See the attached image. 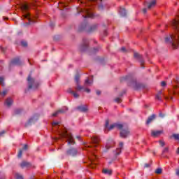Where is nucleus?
I'll list each match as a JSON object with an SVG mask.
<instances>
[{"label": "nucleus", "instance_id": "obj_45", "mask_svg": "<svg viewBox=\"0 0 179 179\" xmlns=\"http://www.w3.org/2000/svg\"><path fill=\"white\" fill-rule=\"evenodd\" d=\"M164 153L169 152V148H165L163 150Z\"/></svg>", "mask_w": 179, "mask_h": 179}, {"label": "nucleus", "instance_id": "obj_24", "mask_svg": "<svg viewBox=\"0 0 179 179\" xmlns=\"http://www.w3.org/2000/svg\"><path fill=\"white\" fill-rule=\"evenodd\" d=\"M12 103H13V100H12L10 98H8L6 100L5 104L7 106V107H10V106H12Z\"/></svg>", "mask_w": 179, "mask_h": 179}, {"label": "nucleus", "instance_id": "obj_56", "mask_svg": "<svg viewBox=\"0 0 179 179\" xmlns=\"http://www.w3.org/2000/svg\"><path fill=\"white\" fill-rule=\"evenodd\" d=\"M78 139H80V136H77Z\"/></svg>", "mask_w": 179, "mask_h": 179}, {"label": "nucleus", "instance_id": "obj_18", "mask_svg": "<svg viewBox=\"0 0 179 179\" xmlns=\"http://www.w3.org/2000/svg\"><path fill=\"white\" fill-rule=\"evenodd\" d=\"M134 58H137V59H139L141 65H143L145 63V61H143V59L142 58V55H139L138 52L134 53Z\"/></svg>", "mask_w": 179, "mask_h": 179}, {"label": "nucleus", "instance_id": "obj_41", "mask_svg": "<svg viewBox=\"0 0 179 179\" xmlns=\"http://www.w3.org/2000/svg\"><path fill=\"white\" fill-rule=\"evenodd\" d=\"M159 145H161V146H164V145H165L164 141H159Z\"/></svg>", "mask_w": 179, "mask_h": 179}, {"label": "nucleus", "instance_id": "obj_34", "mask_svg": "<svg viewBox=\"0 0 179 179\" xmlns=\"http://www.w3.org/2000/svg\"><path fill=\"white\" fill-rule=\"evenodd\" d=\"M133 87H134V89H138V83H136V81H134L133 83Z\"/></svg>", "mask_w": 179, "mask_h": 179}, {"label": "nucleus", "instance_id": "obj_1", "mask_svg": "<svg viewBox=\"0 0 179 179\" xmlns=\"http://www.w3.org/2000/svg\"><path fill=\"white\" fill-rule=\"evenodd\" d=\"M52 127H53V129L57 131L60 138L66 139V142H68L69 145H75V141L73 140L72 134L68 133L66 129L61 125V122H54L52 123Z\"/></svg>", "mask_w": 179, "mask_h": 179}, {"label": "nucleus", "instance_id": "obj_16", "mask_svg": "<svg viewBox=\"0 0 179 179\" xmlns=\"http://www.w3.org/2000/svg\"><path fill=\"white\" fill-rule=\"evenodd\" d=\"M89 47V42L87 41H84L83 45L80 46V51H86Z\"/></svg>", "mask_w": 179, "mask_h": 179}, {"label": "nucleus", "instance_id": "obj_7", "mask_svg": "<svg viewBox=\"0 0 179 179\" xmlns=\"http://www.w3.org/2000/svg\"><path fill=\"white\" fill-rule=\"evenodd\" d=\"M78 13H81L83 15V17L85 19L87 17H94V14L93 13V10L92 8H77Z\"/></svg>", "mask_w": 179, "mask_h": 179}, {"label": "nucleus", "instance_id": "obj_21", "mask_svg": "<svg viewBox=\"0 0 179 179\" xmlns=\"http://www.w3.org/2000/svg\"><path fill=\"white\" fill-rule=\"evenodd\" d=\"M10 65H20V59L19 57L13 59L10 62Z\"/></svg>", "mask_w": 179, "mask_h": 179}, {"label": "nucleus", "instance_id": "obj_6", "mask_svg": "<svg viewBox=\"0 0 179 179\" xmlns=\"http://www.w3.org/2000/svg\"><path fill=\"white\" fill-rule=\"evenodd\" d=\"M97 29H99V24H93L92 25L83 24L79 27L80 31L85 30L87 33H94V31H96Z\"/></svg>", "mask_w": 179, "mask_h": 179}, {"label": "nucleus", "instance_id": "obj_58", "mask_svg": "<svg viewBox=\"0 0 179 179\" xmlns=\"http://www.w3.org/2000/svg\"><path fill=\"white\" fill-rule=\"evenodd\" d=\"M51 26H54V24H52Z\"/></svg>", "mask_w": 179, "mask_h": 179}, {"label": "nucleus", "instance_id": "obj_38", "mask_svg": "<svg viewBox=\"0 0 179 179\" xmlns=\"http://www.w3.org/2000/svg\"><path fill=\"white\" fill-rule=\"evenodd\" d=\"M29 146L27 145H24L23 148H22V150H27Z\"/></svg>", "mask_w": 179, "mask_h": 179}, {"label": "nucleus", "instance_id": "obj_13", "mask_svg": "<svg viewBox=\"0 0 179 179\" xmlns=\"http://www.w3.org/2000/svg\"><path fill=\"white\" fill-rule=\"evenodd\" d=\"M76 155H78V150L75 148H71L66 151L67 156H76Z\"/></svg>", "mask_w": 179, "mask_h": 179}, {"label": "nucleus", "instance_id": "obj_48", "mask_svg": "<svg viewBox=\"0 0 179 179\" xmlns=\"http://www.w3.org/2000/svg\"><path fill=\"white\" fill-rule=\"evenodd\" d=\"M96 94H97L98 96H100V94H101V92H100V91H96Z\"/></svg>", "mask_w": 179, "mask_h": 179}, {"label": "nucleus", "instance_id": "obj_54", "mask_svg": "<svg viewBox=\"0 0 179 179\" xmlns=\"http://www.w3.org/2000/svg\"><path fill=\"white\" fill-rule=\"evenodd\" d=\"M66 1V2H71V1H72V0H65Z\"/></svg>", "mask_w": 179, "mask_h": 179}, {"label": "nucleus", "instance_id": "obj_29", "mask_svg": "<svg viewBox=\"0 0 179 179\" xmlns=\"http://www.w3.org/2000/svg\"><path fill=\"white\" fill-rule=\"evenodd\" d=\"M8 94V90H5L3 91H2L1 92H0V96L1 97H5L6 95Z\"/></svg>", "mask_w": 179, "mask_h": 179}, {"label": "nucleus", "instance_id": "obj_33", "mask_svg": "<svg viewBox=\"0 0 179 179\" xmlns=\"http://www.w3.org/2000/svg\"><path fill=\"white\" fill-rule=\"evenodd\" d=\"M22 155H23V150H20L17 155V157L20 159V157H22Z\"/></svg>", "mask_w": 179, "mask_h": 179}, {"label": "nucleus", "instance_id": "obj_4", "mask_svg": "<svg viewBox=\"0 0 179 179\" xmlns=\"http://www.w3.org/2000/svg\"><path fill=\"white\" fill-rule=\"evenodd\" d=\"M79 75H76L75 77V81L76 83L75 89L76 92H82V90H83V92L89 93L90 92V89L86 87H87V86H92V85L93 84V77L87 78L85 81L84 86L79 85Z\"/></svg>", "mask_w": 179, "mask_h": 179}, {"label": "nucleus", "instance_id": "obj_37", "mask_svg": "<svg viewBox=\"0 0 179 179\" xmlns=\"http://www.w3.org/2000/svg\"><path fill=\"white\" fill-rule=\"evenodd\" d=\"M20 113H22V110L20 109L15 110V114H20Z\"/></svg>", "mask_w": 179, "mask_h": 179}, {"label": "nucleus", "instance_id": "obj_35", "mask_svg": "<svg viewBox=\"0 0 179 179\" xmlns=\"http://www.w3.org/2000/svg\"><path fill=\"white\" fill-rule=\"evenodd\" d=\"M21 45H22V47H27V42L22 41Z\"/></svg>", "mask_w": 179, "mask_h": 179}, {"label": "nucleus", "instance_id": "obj_2", "mask_svg": "<svg viewBox=\"0 0 179 179\" xmlns=\"http://www.w3.org/2000/svg\"><path fill=\"white\" fill-rule=\"evenodd\" d=\"M92 143L90 145L87 144L85 145V150L90 152L92 155V157H90V162L92 163L90 165L91 169H94L96 167V164H93L94 162V159H97V156L94 154V148H97L99 146V143H100V138L99 136H93L91 138Z\"/></svg>", "mask_w": 179, "mask_h": 179}, {"label": "nucleus", "instance_id": "obj_36", "mask_svg": "<svg viewBox=\"0 0 179 179\" xmlns=\"http://www.w3.org/2000/svg\"><path fill=\"white\" fill-rule=\"evenodd\" d=\"M115 101L116 103H121V101H122V100L121 99V98H116V99H115Z\"/></svg>", "mask_w": 179, "mask_h": 179}, {"label": "nucleus", "instance_id": "obj_57", "mask_svg": "<svg viewBox=\"0 0 179 179\" xmlns=\"http://www.w3.org/2000/svg\"><path fill=\"white\" fill-rule=\"evenodd\" d=\"M128 78H129V76H127V77H126V79H128Z\"/></svg>", "mask_w": 179, "mask_h": 179}, {"label": "nucleus", "instance_id": "obj_20", "mask_svg": "<svg viewBox=\"0 0 179 179\" xmlns=\"http://www.w3.org/2000/svg\"><path fill=\"white\" fill-rule=\"evenodd\" d=\"M68 93H71V94H73V97H75V99H78L79 97V94H78V92L72 90V89L69 88L67 90Z\"/></svg>", "mask_w": 179, "mask_h": 179}, {"label": "nucleus", "instance_id": "obj_23", "mask_svg": "<svg viewBox=\"0 0 179 179\" xmlns=\"http://www.w3.org/2000/svg\"><path fill=\"white\" fill-rule=\"evenodd\" d=\"M156 118V115H152L151 116H150L147 121H146V124H150V122H152L153 120H155V119Z\"/></svg>", "mask_w": 179, "mask_h": 179}, {"label": "nucleus", "instance_id": "obj_32", "mask_svg": "<svg viewBox=\"0 0 179 179\" xmlns=\"http://www.w3.org/2000/svg\"><path fill=\"white\" fill-rule=\"evenodd\" d=\"M4 78L3 77H0V85L1 86H5V83H3Z\"/></svg>", "mask_w": 179, "mask_h": 179}, {"label": "nucleus", "instance_id": "obj_46", "mask_svg": "<svg viewBox=\"0 0 179 179\" xmlns=\"http://www.w3.org/2000/svg\"><path fill=\"white\" fill-rule=\"evenodd\" d=\"M144 167H146V168L150 167V164H145Z\"/></svg>", "mask_w": 179, "mask_h": 179}, {"label": "nucleus", "instance_id": "obj_31", "mask_svg": "<svg viewBox=\"0 0 179 179\" xmlns=\"http://www.w3.org/2000/svg\"><path fill=\"white\" fill-rule=\"evenodd\" d=\"M15 178L16 179H23V176L20 173H15Z\"/></svg>", "mask_w": 179, "mask_h": 179}, {"label": "nucleus", "instance_id": "obj_15", "mask_svg": "<svg viewBox=\"0 0 179 179\" xmlns=\"http://www.w3.org/2000/svg\"><path fill=\"white\" fill-rule=\"evenodd\" d=\"M163 134L162 130H152L151 131V136L154 138H157V136H160V135Z\"/></svg>", "mask_w": 179, "mask_h": 179}, {"label": "nucleus", "instance_id": "obj_49", "mask_svg": "<svg viewBox=\"0 0 179 179\" xmlns=\"http://www.w3.org/2000/svg\"><path fill=\"white\" fill-rule=\"evenodd\" d=\"M159 117H161V118H163V117H164V114H163V113H159Z\"/></svg>", "mask_w": 179, "mask_h": 179}, {"label": "nucleus", "instance_id": "obj_12", "mask_svg": "<svg viewBox=\"0 0 179 179\" xmlns=\"http://www.w3.org/2000/svg\"><path fill=\"white\" fill-rule=\"evenodd\" d=\"M145 6H148V9H152V8H155L156 6V0H152L149 3L148 1H145L144 3Z\"/></svg>", "mask_w": 179, "mask_h": 179}, {"label": "nucleus", "instance_id": "obj_28", "mask_svg": "<svg viewBox=\"0 0 179 179\" xmlns=\"http://www.w3.org/2000/svg\"><path fill=\"white\" fill-rule=\"evenodd\" d=\"M177 93L179 94V85L173 86V94H177Z\"/></svg>", "mask_w": 179, "mask_h": 179}, {"label": "nucleus", "instance_id": "obj_10", "mask_svg": "<svg viewBox=\"0 0 179 179\" xmlns=\"http://www.w3.org/2000/svg\"><path fill=\"white\" fill-rule=\"evenodd\" d=\"M162 96L164 97L165 100H173V96H171V94L169 93V96H165L164 94H163V91L162 90L157 94L156 99L162 101Z\"/></svg>", "mask_w": 179, "mask_h": 179}, {"label": "nucleus", "instance_id": "obj_19", "mask_svg": "<svg viewBox=\"0 0 179 179\" xmlns=\"http://www.w3.org/2000/svg\"><path fill=\"white\" fill-rule=\"evenodd\" d=\"M37 120V117H34L29 119V120L26 123L25 127H29V125H31V124H34Z\"/></svg>", "mask_w": 179, "mask_h": 179}, {"label": "nucleus", "instance_id": "obj_25", "mask_svg": "<svg viewBox=\"0 0 179 179\" xmlns=\"http://www.w3.org/2000/svg\"><path fill=\"white\" fill-rule=\"evenodd\" d=\"M20 166L22 167V169H24V167H30V163L23 161L21 164H20Z\"/></svg>", "mask_w": 179, "mask_h": 179}, {"label": "nucleus", "instance_id": "obj_40", "mask_svg": "<svg viewBox=\"0 0 179 179\" xmlns=\"http://www.w3.org/2000/svg\"><path fill=\"white\" fill-rule=\"evenodd\" d=\"M0 50H1V52H5V51H6V49L5 48H2V47L0 48Z\"/></svg>", "mask_w": 179, "mask_h": 179}, {"label": "nucleus", "instance_id": "obj_30", "mask_svg": "<svg viewBox=\"0 0 179 179\" xmlns=\"http://www.w3.org/2000/svg\"><path fill=\"white\" fill-rule=\"evenodd\" d=\"M162 173H163L162 168H158L155 170V174H162Z\"/></svg>", "mask_w": 179, "mask_h": 179}, {"label": "nucleus", "instance_id": "obj_52", "mask_svg": "<svg viewBox=\"0 0 179 179\" xmlns=\"http://www.w3.org/2000/svg\"><path fill=\"white\" fill-rule=\"evenodd\" d=\"M3 20H8V17H3Z\"/></svg>", "mask_w": 179, "mask_h": 179}, {"label": "nucleus", "instance_id": "obj_44", "mask_svg": "<svg viewBox=\"0 0 179 179\" xmlns=\"http://www.w3.org/2000/svg\"><path fill=\"white\" fill-rule=\"evenodd\" d=\"M120 51H122V52H125V51H126L125 47H122V48L120 49Z\"/></svg>", "mask_w": 179, "mask_h": 179}, {"label": "nucleus", "instance_id": "obj_11", "mask_svg": "<svg viewBox=\"0 0 179 179\" xmlns=\"http://www.w3.org/2000/svg\"><path fill=\"white\" fill-rule=\"evenodd\" d=\"M58 8L61 10H68L69 9V6L65 1H60L58 4Z\"/></svg>", "mask_w": 179, "mask_h": 179}, {"label": "nucleus", "instance_id": "obj_3", "mask_svg": "<svg viewBox=\"0 0 179 179\" xmlns=\"http://www.w3.org/2000/svg\"><path fill=\"white\" fill-rule=\"evenodd\" d=\"M108 120L106 121L105 124V132H107L108 131H111L114 129V128H117V129H122L120 131V136L121 138H127V136H129L131 135V131H129V129L128 127H125L123 124H112L110 127H108Z\"/></svg>", "mask_w": 179, "mask_h": 179}, {"label": "nucleus", "instance_id": "obj_39", "mask_svg": "<svg viewBox=\"0 0 179 179\" xmlns=\"http://www.w3.org/2000/svg\"><path fill=\"white\" fill-rule=\"evenodd\" d=\"M6 134V131L3 130L0 133V136H3V134Z\"/></svg>", "mask_w": 179, "mask_h": 179}, {"label": "nucleus", "instance_id": "obj_42", "mask_svg": "<svg viewBox=\"0 0 179 179\" xmlns=\"http://www.w3.org/2000/svg\"><path fill=\"white\" fill-rule=\"evenodd\" d=\"M99 50H100V48H94L93 52H97V51H99Z\"/></svg>", "mask_w": 179, "mask_h": 179}, {"label": "nucleus", "instance_id": "obj_27", "mask_svg": "<svg viewBox=\"0 0 179 179\" xmlns=\"http://www.w3.org/2000/svg\"><path fill=\"white\" fill-rule=\"evenodd\" d=\"M119 12L120 13V15L123 17L127 16V11L125 10V8H120Z\"/></svg>", "mask_w": 179, "mask_h": 179}, {"label": "nucleus", "instance_id": "obj_47", "mask_svg": "<svg viewBox=\"0 0 179 179\" xmlns=\"http://www.w3.org/2000/svg\"><path fill=\"white\" fill-rule=\"evenodd\" d=\"M106 148L107 150H108L111 148V146L110 145L107 144Z\"/></svg>", "mask_w": 179, "mask_h": 179}, {"label": "nucleus", "instance_id": "obj_43", "mask_svg": "<svg viewBox=\"0 0 179 179\" xmlns=\"http://www.w3.org/2000/svg\"><path fill=\"white\" fill-rule=\"evenodd\" d=\"M166 82L162 81V82L161 83V86L164 87V86H166Z\"/></svg>", "mask_w": 179, "mask_h": 179}, {"label": "nucleus", "instance_id": "obj_5", "mask_svg": "<svg viewBox=\"0 0 179 179\" xmlns=\"http://www.w3.org/2000/svg\"><path fill=\"white\" fill-rule=\"evenodd\" d=\"M20 8L21 10H22L23 19H27L28 20L27 24H33V23H36V20H34V18H33L31 15H30V13H29V9H30L29 4H27V3H22L20 5Z\"/></svg>", "mask_w": 179, "mask_h": 179}, {"label": "nucleus", "instance_id": "obj_26", "mask_svg": "<svg viewBox=\"0 0 179 179\" xmlns=\"http://www.w3.org/2000/svg\"><path fill=\"white\" fill-rule=\"evenodd\" d=\"M102 172L103 174H107L108 176H111V174H113V171L110 169H103Z\"/></svg>", "mask_w": 179, "mask_h": 179}, {"label": "nucleus", "instance_id": "obj_17", "mask_svg": "<svg viewBox=\"0 0 179 179\" xmlns=\"http://www.w3.org/2000/svg\"><path fill=\"white\" fill-rule=\"evenodd\" d=\"M77 110L81 113H86L89 108H87V105H81L77 108Z\"/></svg>", "mask_w": 179, "mask_h": 179}, {"label": "nucleus", "instance_id": "obj_53", "mask_svg": "<svg viewBox=\"0 0 179 179\" xmlns=\"http://www.w3.org/2000/svg\"><path fill=\"white\" fill-rule=\"evenodd\" d=\"M0 179H5V178L3 176H0Z\"/></svg>", "mask_w": 179, "mask_h": 179}, {"label": "nucleus", "instance_id": "obj_8", "mask_svg": "<svg viewBox=\"0 0 179 179\" xmlns=\"http://www.w3.org/2000/svg\"><path fill=\"white\" fill-rule=\"evenodd\" d=\"M78 2L80 3H83L85 6H90V2H93L94 3H96L98 5V9L99 10H103V4H101V2H103V0H87L86 3V0H78Z\"/></svg>", "mask_w": 179, "mask_h": 179}, {"label": "nucleus", "instance_id": "obj_50", "mask_svg": "<svg viewBox=\"0 0 179 179\" xmlns=\"http://www.w3.org/2000/svg\"><path fill=\"white\" fill-rule=\"evenodd\" d=\"M147 10H147L146 8H143V13H146Z\"/></svg>", "mask_w": 179, "mask_h": 179}, {"label": "nucleus", "instance_id": "obj_22", "mask_svg": "<svg viewBox=\"0 0 179 179\" xmlns=\"http://www.w3.org/2000/svg\"><path fill=\"white\" fill-rule=\"evenodd\" d=\"M124 147V143L120 142L119 143V148L116 149V155L118 156L121 153V150Z\"/></svg>", "mask_w": 179, "mask_h": 179}, {"label": "nucleus", "instance_id": "obj_51", "mask_svg": "<svg viewBox=\"0 0 179 179\" xmlns=\"http://www.w3.org/2000/svg\"><path fill=\"white\" fill-rule=\"evenodd\" d=\"M103 35H104V36H107V31H103Z\"/></svg>", "mask_w": 179, "mask_h": 179}, {"label": "nucleus", "instance_id": "obj_55", "mask_svg": "<svg viewBox=\"0 0 179 179\" xmlns=\"http://www.w3.org/2000/svg\"><path fill=\"white\" fill-rule=\"evenodd\" d=\"M55 141H58V138H55Z\"/></svg>", "mask_w": 179, "mask_h": 179}, {"label": "nucleus", "instance_id": "obj_9", "mask_svg": "<svg viewBox=\"0 0 179 179\" xmlns=\"http://www.w3.org/2000/svg\"><path fill=\"white\" fill-rule=\"evenodd\" d=\"M29 89H37L38 87V83L34 82V79L31 78V76H29L27 78Z\"/></svg>", "mask_w": 179, "mask_h": 179}, {"label": "nucleus", "instance_id": "obj_14", "mask_svg": "<svg viewBox=\"0 0 179 179\" xmlns=\"http://www.w3.org/2000/svg\"><path fill=\"white\" fill-rule=\"evenodd\" d=\"M66 111H68V108L66 106L63 107L62 109L56 111L55 113L52 114V117H57L58 114H64Z\"/></svg>", "mask_w": 179, "mask_h": 179}]
</instances>
